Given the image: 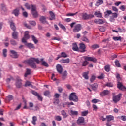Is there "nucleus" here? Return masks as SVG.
<instances>
[{
	"label": "nucleus",
	"mask_w": 126,
	"mask_h": 126,
	"mask_svg": "<svg viewBox=\"0 0 126 126\" xmlns=\"http://www.w3.org/2000/svg\"><path fill=\"white\" fill-rule=\"evenodd\" d=\"M29 38H30V36H29V32L28 31L25 32L24 37L22 39V43H24L25 46H27V47H28V48H29V49H35V46H34V44L30 43H28L26 41V40H28Z\"/></svg>",
	"instance_id": "nucleus-1"
},
{
	"label": "nucleus",
	"mask_w": 126,
	"mask_h": 126,
	"mask_svg": "<svg viewBox=\"0 0 126 126\" xmlns=\"http://www.w3.org/2000/svg\"><path fill=\"white\" fill-rule=\"evenodd\" d=\"M35 62H36V63L38 64H40V60H39V59L38 58H31L30 60H28L27 61H25V63H27L28 64H29L32 68H36V64H35Z\"/></svg>",
	"instance_id": "nucleus-2"
},
{
	"label": "nucleus",
	"mask_w": 126,
	"mask_h": 126,
	"mask_svg": "<svg viewBox=\"0 0 126 126\" xmlns=\"http://www.w3.org/2000/svg\"><path fill=\"white\" fill-rule=\"evenodd\" d=\"M69 99L70 101H73V102H78V96L76 95V93H71L70 94Z\"/></svg>",
	"instance_id": "nucleus-3"
},
{
	"label": "nucleus",
	"mask_w": 126,
	"mask_h": 126,
	"mask_svg": "<svg viewBox=\"0 0 126 126\" xmlns=\"http://www.w3.org/2000/svg\"><path fill=\"white\" fill-rule=\"evenodd\" d=\"M113 101L114 103H118L120 100H121V97H122V94L120 93L117 95H115V93H113Z\"/></svg>",
	"instance_id": "nucleus-4"
},
{
	"label": "nucleus",
	"mask_w": 126,
	"mask_h": 126,
	"mask_svg": "<svg viewBox=\"0 0 126 126\" xmlns=\"http://www.w3.org/2000/svg\"><path fill=\"white\" fill-rule=\"evenodd\" d=\"M31 12L33 17L35 18H37L38 16H39V14H38V11H37V8H36V6H32V9H31Z\"/></svg>",
	"instance_id": "nucleus-5"
},
{
	"label": "nucleus",
	"mask_w": 126,
	"mask_h": 126,
	"mask_svg": "<svg viewBox=\"0 0 126 126\" xmlns=\"http://www.w3.org/2000/svg\"><path fill=\"white\" fill-rule=\"evenodd\" d=\"M81 28H82L81 25L80 24H78L75 25L73 29V32H74V33H77V32H79V31L81 30Z\"/></svg>",
	"instance_id": "nucleus-6"
},
{
	"label": "nucleus",
	"mask_w": 126,
	"mask_h": 126,
	"mask_svg": "<svg viewBox=\"0 0 126 126\" xmlns=\"http://www.w3.org/2000/svg\"><path fill=\"white\" fill-rule=\"evenodd\" d=\"M22 81L21 80V79H20V77H17L16 78V86L17 87V88H20L21 86H22V83H21Z\"/></svg>",
	"instance_id": "nucleus-7"
},
{
	"label": "nucleus",
	"mask_w": 126,
	"mask_h": 126,
	"mask_svg": "<svg viewBox=\"0 0 126 126\" xmlns=\"http://www.w3.org/2000/svg\"><path fill=\"white\" fill-rule=\"evenodd\" d=\"M23 102L24 103V106L23 107V109H29L30 108H33V107H34V104H33V103L32 102H29V106H28L27 104L26 103V101L25 100H24Z\"/></svg>",
	"instance_id": "nucleus-8"
},
{
	"label": "nucleus",
	"mask_w": 126,
	"mask_h": 126,
	"mask_svg": "<svg viewBox=\"0 0 126 126\" xmlns=\"http://www.w3.org/2000/svg\"><path fill=\"white\" fill-rule=\"evenodd\" d=\"M84 59L85 60V61H89L90 62H94V63H96L97 62V59L94 57H88V56H84Z\"/></svg>",
	"instance_id": "nucleus-9"
},
{
	"label": "nucleus",
	"mask_w": 126,
	"mask_h": 126,
	"mask_svg": "<svg viewBox=\"0 0 126 126\" xmlns=\"http://www.w3.org/2000/svg\"><path fill=\"white\" fill-rule=\"evenodd\" d=\"M10 53V56L12 58H13L14 59H17V58H18V54H17V52H15V51L11 50Z\"/></svg>",
	"instance_id": "nucleus-10"
},
{
	"label": "nucleus",
	"mask_w": 126,
	"mask_h": 126,
	"mask_svg": "<svg viewBox=\"0 0 126 126\" xmlns=\"http://www.w3.org/2000/svg\"><path fill=\"white\" fill-rule=\"evenodd\" d=\"M117 87L120 89V90H122L123 91H124V90H126V87L124 86L123 84H122V83L118 82L117 84Z\"/></svg>",
	"instance_id": "nucleus-11"
},
{
	"label": "nucleus",
	"mask_w": 126,
	"mask_h": 126,
	"mask_svg": "<svg viewBox=\"0 0 126 126\" xmlns=\"http://www.w3.org/2000/svg\"><path fill=\"white\" fill-rule=\"evenodd\" d=\"M82 17L83 19H89V18H92L94 17V16L93 15H88L86 13L83 14Z\"/></svg>",
	"instance_id": "nucleus-12"
},
{
	"label": "nucleus",
	"mask_w": 126,
	"mask_h": 126,
	"mask_svg": "<svg viewBox=\"0 0 126 126\" xmlns=\"http://www.w3.org/2000/svg\"><path fill=\"white\" fill-rule=\"evenodd\" d=\"M80 52H81V53H84V52H85V49H86V47H85V45L83 43H80Z\"/></svg>",
	"instance_id": "nucleus-13"
},
{
	"label": "nucleus",
	"mask_w": 126,
	"mask_h": 126,
	"mask_svg": "<svg viewBox=\"0 0 126 126\" xmlns=\"http://www.w3.org/2000/svg\"><path fill=\"white\" fill-rule=\"evenodd\" d=\"M109 94H110V91L108 90H104L100 93V96H102V97H104V96H106V95H109Z\"/></svg>",
	"instance_id": "nucleus-14"
},
{
	"label": "nucleus",
	"mask_w": 126,
	"mask_h": 126,
	"mask_svg": "<svg viewBox=\"0 0 126 126\" xmlns=\"http://www.w3.org/2000/svg\"><path fill=\"white\" fill-rule=\"evenodd\" d=\"M77 123L78 125H81V124H83V123H84V118L83 117H79L77 121Z\"/></svg>",
	"instance_id": "nucleus-15"
},
{
	"label": "nucleus",
	"mask_w": 126,
	"mask_h": 126,
	"mask_svg": "<svg viewBox=\"0 0 126 126\" xmlns=\"http://www.w3.org/2000/svg\"><path fill=\"white\" fill-rule=\"evenodd\" d=\"M94 22L96 24H104V20L101 19H96L94 20Z\"/></svg>",
	"instance_id": "nucleus-16"
},
{
	"label": "nucleus",
	"mask_w": 126,
	"mask_h": 126,
	"mask_svg": "<svg viewBox=\"0 0 126 126\" xmlns=\"http://www.w3.org/2000/svg\"><path fill=\"white\" fill-rule=\"evenodd\" d=\"M56 68H57V71L59 73H62V72H63V67H62V65H61L60 64H58L56 66Z\"/></svg>",
	"instance_id": "nucleus-17"
},
{
	"label": "nucleus",
	"mask_w": 126,
	"mask_h": 126,
	"mask_svg": "<svg viewBox=\"0 0 126 126\" xmlns=\"http://www.w3.org/2000/svg\"><path fill=\"white\" fill-rule=\"evenodd\" d=\"M49 14L50 15V17L49 18L50 20H55V19H56V16L55 15V14L53 13V12L50 11Z\"/></svg>",
	"instance_id": "nucleus-18"
},
{
	"label": "nucleus",
	"mask_w": 126,
	"mask_h": 126,
	"mask_svg": "<svg viewBox=\"0 0 126 126\" xmlns=\"http://www.w3.org/2000/svg\"><path fill=\"white\" fill-rule=\"evenodd\" d=\"M25 7H26L27 9H32L33 6H36L35 5H29L28 3H26L25 4Z\"/></svg>",
	"instance_id": "nucleus-19"
},
{
	"label": "nucleus",
	"mask_w": 126,
	"mask_h": 126,
	"mask_svg": "<svg viewBox=\"0 0 126 126\" xmlns=\"http://www.w3.org/2000/svg\"><path fill=\"white\" fill-rule=\"evenodd\" d=\"M41 23L45 24V23H48L47 21L46 20V17L42 16L39 19Z\"/></svg>",
	"instance_id": "nucleus-20"
},
{
	"label": "nucleus",
	"mask_w": 126,
	"mask_h": 126,
	"mask_svg": "<svg viewBox=\"0 0 126 126\" xmlns=\"http://www.w3.org/2000/svg\"><path fill=\"white\" fill-rule=\"evenodd\" d=\"M61 56H58V57L57 58V60H59V59L60 58H67V55H66V54L65 52H62L61 54Z\"/></svg>",
	"instance_id": "nucleus-21"
},
{
	"label": "nucleus",
	"mask_w": 126,
	"mask_h": 126,
	"mask_svg": "<svg viewBox=\"0 0 126 126\" xmlns=\"http://www.w3.org/2000/svg\"><path fill=\"white\" fill-rule=\"evenodd\" d=\"M12 13L13 14H14L15 16H18L19 14V9L16 8V9L14 10Z\"/></svg>",
	"instance_id": "nucleus-22"
},
{
	"label": "nucleus",
	"mask_w": 126,
	"mask_h": 126,
	"mask_svg": "<svg viewBox=\"0 0 126 126\" xmlns=\"http://www.w3.org/2000/svg\"><path fill=\"white\" fill-rule=\"evenodd\" d=\"M106 120L108 122H110V121H113L114 120V116L112 115H107L106 116Z\"/></svg>",
	"instance_id": "nucleus-23"
},
{
	"label": "nucleus",
	"mask_w": 126,
	"mask_h": 126,
	"mask_svg": "<svg viewBox=\"0 0 126 126\" xmlns=\"http://www.w3.org/2000/svg\"><path fill=\"white\" fill-rule=\"evenodd\" d=\"M93 90H96L98 88V84L94 83L91 86Z\"/></svg>",
	"instance_id": "nucleus-24"
},
{
	"label": "nucleus",
	"mask_w": 126,
	"mask_h": 126,
	"mask_svg": "<svg viewBox=\"0 0 126 126\" xmlns=\"http://www.w3.org/2000/svg\"><path fill=\"white\" fill-rule=\"evenodd\" d=\"M40 62H41L42 65H44V66H46V67L49 66V65L48 64L47 62H46L45 61H44L43 58H42L40 60Z\"/></svg>",
	"instance_id": "nucleus-25"
},
{
	"label": "nucleus",
	"mask_w": 126,
	"mask_h": 126,
	"mask_svg": "<svg viewBox=\"0 0 126 126\" xmlns=\"http://www.w3.org/2000/svg\"><path fill=\"white\" fill-rule=\"evenodd\" d=\"M44 96L49 97L50 98V97H51V93L49 91H46L44 93Z\"/></svg>",
	"instance_id": "nucleus-26"
},
{
	"label": "nucleus",
	"mask_w": 126,
	"mask_h": 126,
	"mask_svg": "<svg viewBox=\"0 0 126 126\" xmlns=\"http://www.w3.org/2000/svg\"><path fill=\"white\" fill-rule=\"evenodd\" d=\"M94 15H95V16H97V17H102V13L100 11H96L94 13Z\"/></svg>",
	"instance_id": "nucleus-27"
},
{
	"label": "nucleus",
	"mask_w": 126,
	"mask_h": 126,
	"mask_svg": "<svg viewBox=\"0 0 126 126\" xmlns=\"http://www.w3.org/2000/svg\"><path fill=\"white\" fill-rule=\"evenodd\" d=\"M10 27H11V29L13 31H15V25H14V23L12 21H10Z\"/></svg>",
	"instance_id": "nucleus-28"
},
{
	"label": "nucleus",
	"mask_w": 126,
	"mask_h": 126,
	"mask_svg": "<svg viewBox=\"0 0 126 126\" xmlns=\"http://www.w3.org/2000/svg\"><path fill=\"white\" fill-rule=\"evenodd\" d=\"M72 49L73 51H78V46L76 43L73 44Z\"/></svg>",
	"instance_id": "nucleus-29"
},
{
	"label": "nucleus",
	"mask_w": 126,
	"mask_h": 126,
	"mask_svg": "<svg viewBox=\"0 0 126 126\" xmlns=\"http://www.w3.org/2000/svg\"><path fill=\"white\" fill-rule=\"evenodd\" d=\"M12 37L13 39H17V37H18V33L16 32H14L12 34Z\"/></svg>",
	"instance_id": "nucleus-30"
},
{
	"label": "nucleus",
	"mask_w": 126,
	"mask_h": 126,
	"mask_svg": "<svg viewBox=\"0 0 126 126\" xmlns=\"http://www.w3.org/2000/svg\"><path fill=\"white\" fill-rule=\"evenodd\" d=\"M70 114H71V115L73 116H77V115H78V112L73 110H70Z\"/></svg>",
	"instance_id": "nucleus-31"
},
{
	"label": "nucleus",
	"mask_w": 126,
	"mask_h": 126,
	"mask_svg": "<svg viewBox=\"0 0 126 126\" xmlns=\"http://www.w3.org/2000/svg\"><path fill=\"white\" fill-rule=\"evenodd\" d=\"M69 62H70V60H69V59L68 58L61 60V63H69Z\"/></svg>",
	"instance_id": "nucleus-32"
},
{
	"label": "nucleus",
	"mask_w": 126,
	"mask_h": 126,
	"mask_svg": "<svg viewBox=\"0 0 126 126\" xmlns=\"http://www.w3.org/2000/svg\"><path fill=\"white\" fill-rule=\"evenodd\" d=\"M31 73V70L30 69H27L26 72L25 74V77H27L28 75H29Z\"/></svg>",
	"instance_id": "nucleus-33"
},
{
	"label": "nucleus",
	"mask_w": 126,
	"mask_h": 126,
	"mask_svg": "<svg viewBox=\"0 0 126 126\" xmlns=\"http://www.w3.org/2000/svg\"><path fill=\"white\" fill-rule=\"evenodd\" d=\"M113 39L114 41H121L122 40V37L121 36H113Z\"/></svg>",
	"instance_id": "nucleus-34"
},
{
	"label": "nucleus",
	"mask_w": 126,
	"mask_h": 126,
	"mask_svg": "<svg viewBox=\"0 0 126 126\" xmlns=\"http://www.w3.org/2000/svg\"><path fill=\"white\" fill-rule=\"evenodd\" d=\"M88 73L89 72H86L83 73V76L85 78V79H88Z\"/></svg>",
	"instance_id": "nucleus-35"
},
{
	"label": "nucleus",
	"mask_w": 126,
	"mask_h": 126,
	"mask_svg": "<svg viewBox=\"0 0 126 126\" xmlns=\"http://www.w3.org/2000/svg\"><path fill=\"white\" fill-rule=\"evenodd\" d=\"M103 0H98L96 4V6H99L101 4H103Z\"/></svg>",
	"instance_id": "nucleus-36"
},
{
	"label": "nucleus",
	"mask_w": 126,
	"mask_h": 126,
	"mask_svg": "<svg viewBox=\"0 0 126 126\" xmlns=\"http://www.w3.org/2000/svg\"><path fill=\"white\" fill-rule=\"evenodd\" d=\"M1 7L2 9V11H6V7L5 6V5L4 4H1Z\"/></svg>",
	"instance_id": "nucleus-37"
},
{
	"label": "nucleus",
	"mask_w": 126,
	"mask_h": 126,
	"mask_svg": "<svg viewBox=\"0 0 126 126\" xmlns=\"http://www.w3.org/2000/svg\"><path fill=\"white\" fill-rule=\"evenodd\" d=\"M32 40L34 42V43L37 44L38 43V40L37 38L35 37L34 35L32 36Z\"/></svg>",
	"instance_id": "nucleus-38"
},
{
	"label": "nucleus",
	"mask_w": 126,
	"mask_h": 126,
	"mask_svg": "<svg viewBox=\"0 0 126 126\" xmlns=\"http://www.w3.org/2000/svg\"><path fill=\"white\" fill-rule=\"evenodd\" d=\"M61 114L63 116V118H66L67 117V115L66 114V112L64 110H62L61 111Z\"/></svg>",
	"instance_id": "nucleus-39"
},
{
	"label": "nucleus",
	"mask_w": 126,
	"mask_h": 126,
	"mask_svg": "<svg viewBox=\"0 0 126 126\" xmlns=\"http://www.w3.org/2000/svg\"><path fill=\"white\" fill-rule=\"evenodd\" d=\"M36 121H37V117L33 116L32 117V123L33 124V125H36Z\"/></svg>",
	"instance_id": "nucleus-40"
},
{
	"label": "nucleus",
	"mask_w": 126,
	"mask_h": 126,
	"mask_svg": "<svg viewBox=\"0 0 126 126\" xmlns=\"http://www.w3.org/2000/svg\"><path fill=\"white\" fill-rule=\"evenodd\" d=\"M58 25H59V26H60V28H62V29L64 30V31H65V30H66V28H65V27L64 26H63V25L61 23H59Z\"/></svg>",
	"instance_id": "nucleus-41"
},
{
	"label": "nucleus",
	"mask_w": 126,
	"mask_h": 126,
	"mask_svg": "<svg viewBox=\"0 0 126 126\" xmlns=\"http://www.w3.org/2000/svg\"><path fill=\"white\" fill-rule=\"evenodd\" d=\"M7 49H4L3 50V56L5 58L6 57V56H7Z\"/></svg>",
	"instance_id": "nucleus-42"
},
{
	"label": "nucleus",
	"mask_w": 126,
	"mask_h": 126,
	"mask_svg": "<svg viewBox=\"0 0 126 126\" xmlns=\"http://www.w3.org/2000/svg\"><path fill=\"white\" fill-rule=\"evenodd\" d=\"M105 16H108L110 15V14H112V11L107 10L106 12H105Z\"/></svg>",
	"instance_id": "nucleus-43"
},
{
	"label": "nucleus",
	"mask_w": 126,
	"mask_h": 126,
	"mask_svg": "<svg viewBox=\"0 0 126 126\" xmlns=\"http://www.w3.org/2000/svg\"><path fill=\"white\" fill-rule=\"evenodd\" d=\"M25 86H31V87H33V86L32 85V84H31V82L29 81H27L25 85Z\"/></svg>",
	"instance_id": "nucleus-44"
},
{
	"label": "nucleus",
	"mask_w": 126,
	"mask_h": 126,
	"mask_svg": "<svg viewBox=\"0 0 126 126\" xmlns=\"http://www.w3.org/2000/svg\"><path fill=\"white\" fill-rule=\"evenodd\" d=\"M82 41H83V42H85L86 43H89V40L86 37H83L82 38Z\"/></svg>",
	"instance_id": "nucleus-45"
},
{
	"label": "nucleus",
	"mask_w": 126,
	"mask_h": 126,
	"mask_svg": "<svg viewBox=\"0 0 126 126\" xmlns=\"http://www.w3.org/2000/svg\"><path fill=\"white\" fill-rule=\"evenodd\" d=\"M89 63L87 62V60H85L82 63V66H86L87 64H88Z\"/></svg>",
	"instance_id": "nucleus-46"
},
{
	"label": "nucleus",
	"mask_w": 126,
	"mask_h": 126,
	"mask_svg": "<svg viewBox=\"0 0 126 126\" xmlns=\"http://www.w3.org/2000/svg\"><path fill=\"white\" fill-rule=\"evenodd\" d=\"M98 102H100V100L97 99H94L92 100V103H93L94 104H97Z\"/></svg>",
	"instance_id": "nucleus-47"
},
{
	"label": "nucleus",
	"mask_w": 126,
	"mask_h": 126,
	"mask_svg": "<svg viewBox=\"0 0 126 126\" xmlns=\"http://www.w3.org/2000/svg\"><path fill=\"white\" fill-rule=\"evenodd\" d=\"M126 6L121 5L119 8V9H120V10H121L122 11H125V10H126Z\"/></svg>",
	"instance_id": "nucleus-48"
},
{
	"label": "nucleus",
	"mask_w": 126,
	"mask_h": 126,
	"mask_svg": "<svg viewBox=\"0 0 126 126\" xmlns=\"http://www.w3.org/2000/svg\"><path fill=\"white\" fill-rule=\"evenodd\" d=\"M104 69L105 71H107V72H109L110 71V65H107L104 67Z\"/></svg>",
	"instance_id": "nucleus-49"
},
{
	"label": "nucleus",
	"mask_w": 126,
	"mask_h": 126,
	"mask_svg": "<svg viewBox=\"0 0 126 126\" xmlns=\"http://www.w3.org/2000/svg\"><path fill=\"white\" fill-rule=\"evenodd\" d=\"M118 31L119 33H123L124 32H126V30L124 29H121L120 28H118Z\"/></svg>",
	"instance_id": "nucleus-50"
},
{
	"label": "nucleus",
	"mask_w": 126,
	"mask_h": 126,
	"mask_svg": "<svg viewBox=\"0 0 126 126\" xmlns=\"http://www.w3.org/2000/svg\"><path fill=\"white\" fill-rule=\"evenodd\" d=\"M29 23L32 26H35L36 25V22L35 21H30Z\"/></svg>",
	"instance_id": "nucleus-51"
},
{
	"label": "nucleus",
	"mask_w": 126,
	"mask_h": 126,
	"mask_svg": "<svg viewBox=\"0 0 126 126\" xmlns=\"http://www.w3.org/2000/svg\"><path fill=\"white\" fill-rule=\"evenodd\" d=\"M95 79H96V76L93 75L90 79L91 82H93Z\"/></svg>",
	"instance_id": "nucleus-52"
},
{
	"label": "nucleus",
	"mask_w": 126,
	"mask_h": 126,
	"mask_svg": "<svg viewBox=\"0 0 126 126\" xmlns=\"http://www.w3.org/2000/svg\"><path fill=\"white\" fill-rule=\"evenodd\" d=\"M106 86H107L108 87H113V83L111 82H108L105 84Z\"/></svg>",
	"instance_id": "nucleus-53"
},
{
	"label": "nucleus",
	"mask_w": 126,
	"mask_h": 126,
	"mask_svg": "<svg viewBox=\"0 0 126 126\" xmlns=\"http://www.w3.org/2000/svg\"><path fill=\"white\" fill-rule=\"evenodd\" d=\"M55 120H56V121H62V117L60 116H55Z\"/></svg>",
	"instance_id": "nucleus-54"
},
{
	"label": "nucleus",
	"mask_w": 126,
	"mask_h": 126,
	"mask_svg": "<svg viewBox=\"0 0 126 126\" xmlns=\"http://www.w3.org/2000/svg\"><path fill=\"white\" fill-rule=\"evenodd\" d=\"M115 65L117 66L118 67H121V64H120V63H119V61L116 60L115 62Z\"/></svg>",
	"instance_id": "nucleus-55"
},
{
	"label": "nucleus",
	"mask_w": 126,
	"mask_h": 126,
	"mask_svg": "<svg viewBox=\"0 0 126 126\" xmlns=\"http://www.w3.org/2000/svg\"><path fill=\"white\" fill-rule=\"evenodd\" d=\"M88 114V111H82L81 112V116H86Z\"/></svg>",
	"instance_id": "nucleus-56"
},
{
	"label": "nucleus",
	"mask_w": 126,
	"mask_h": 126,
	"mask_svg": "<svg viewBox=\"0 0 126 126\" xmlns=\"http://www.w3.org/2000/svg\"><path fill=\"white\" fill-rule=\"evenodd\" d=\"M78 12H76L75 13H68L66 15L67 16H74V15H76L77 14Z\"/></svg>",
	"instance_id": "nucleus-57"
},
{
	"label": "nucleus",
	"mask_w": 126,
	"mask_h": 126,
	"mask_svg": "<svg viewBox=\"0 0 126 126\" xmlns=\"http://www.w3.org/2000/svg\"><path fill=\"white\" fill-rule=\"evenodd\" d=\"M92 49H98L99 48V45L98 44H94L92 45Z\"/></svg>",
	"instance_id": "nucleus-58"
},
{
	"label": "nucleus",
	"mask_w": 126,
	"mask_h": 126,
	"mask_svg": "<svg viewBox=\"0 0 126 126\" xmlns=\"http://www.w3.org/2000/svg\"><path fill=\"white\" fill-rule=\"evenodd\" d=\"M54 100L55 101L54 102V104H55V105H58V104L60 103V100H59L58 98L54 99Z\"/></svg>",
	"instance_id": "nucleus-59"
},
{
	"label": "nucleus",
	"mask_w": 126,
	"mask_h": 126,
	"mask_svg": "<svg viewBox=\"0 0 126 126\" xmlns=\"http://www.w3.org/2000/svg\"><path fill=\"white\" fill-rule=\"evenodd\" d=\"M12 99H13V97L12 96V95H9L7 96V100H8V101H11Z\"/></svg>",
	"instance_id": "nucleus-60"
},
{
	"label": "nucleus",
	"mask_w": 126,
	"mask_h": 126,
	"mask_svg": "<svg viewBox=\"0 0 126 126\" xmlns=\"http://www.w3.org/2000/svg\"><path fill=\"white\" fill-rule=\"evenodd\" d=\"M10 43L11 45H13V46H15L17 45V43L14 41V40H12L10 41Z\"/></svg>",
	"instance_id": "nucleus-61"
},
{
	"label": "nucleus",
	"mask_w": 126,
	"mask_h": 126,
	"mask_svg": "<svg viewBox=\"0 0 126 126\" xmlns=\"http://www.w3.org/2000/svg\"><path fill=\"white\" fill-rule=\"evenodd\" d=\"M112 17H113V18H117L118 17V14L117 13H112Z\"/></svg>",
	"instance_id": "nucleus-62"
},
{
	"label": "nucleus",
	"mask_w": 126,
	"mask_h": 126,
	"mask_svg": "<svg viewBox=\"0 0 126 126\" xmlns=\"http://www.w3.org/2000/svg\"><path fill=\"white\" fill-rule=\"evenodd\" d=\"M99 30L100 31H101V32H105V28L104 27H101L99 28Z\"/></svg>",
	"instance_id": "nucleus-63"
},
{
	"label": "nucleus",
	"mask_w": 126,
	"mask_h": 126,
	"mask_svg": "<svg viewBox=\"0 0 126 126\" xmlns=\"http://www.w3.org/2000/svg\"><path fill=\"white\" fill-rule=\"evenodd\" d=\"M121 120L124 121V122L126 121V116H121Z\"/></svg>",
	"instance_id": "nucleus-64"
}]
</instances>
